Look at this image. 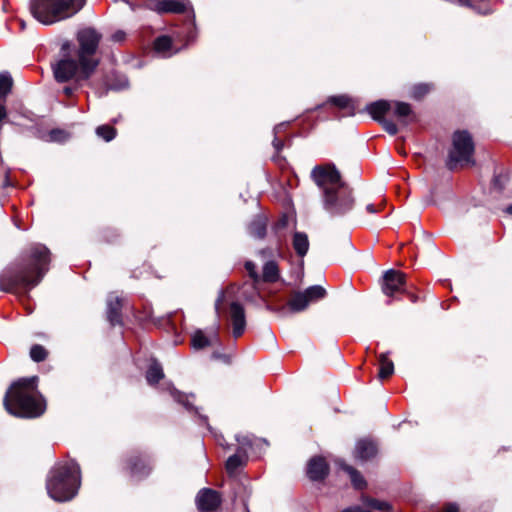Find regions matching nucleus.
<instances>
[{"instance_id": "obj_33", "label": "nucleus", "mask_w": 512, "mask_h": 512, "mask_svg": "<svg viewBox=\"0 0 512 512\" xmlns=\"http://www.w3.org/2000/svg\"><path fill=\"white\" fill-rule=\"evenodd\" d=\"M430 89H431V86L428 84H418V85L414 86L413 91H412V96L415 99H419V98L423 97L424 95H426L430 91Z\"/></svg>"}, {"instance_id": "obj_19", "label": "nucleus", "mask_w": 512, "mask_h": 512, "mask_svg": "<svg viewBox=\"0 0 512 512\" xmlns=\"http://www.w3.org/2000/svg\"><path fill=\"white\" fill-rule=\"evenodd\" d=\"M391 108V103L385 100L372 102L366 106V111L371 117L380 122L384 119L385 113Z\"/></svg>"}, {"instance_id": "obj_18", "label": "nucleus", "mask_w": 512, "mask_h": 512, "mask_svg": "<svg viewBox=\"0 0 512 512\" xmlns=\"http://www.w3.org/2000/svg\"><path fill=\"white\" fill-rule=\"evenodd\" d=\"M121 300L118 296L110 295L107 300V318L112 325L121 323Z\"/></svg>"}, {"instance_id": "obj_47", "label": "nucleus", "mask_w": 512, "mask_h": 512, "mask_svg": "<svg viewBox=\"0 0 512 512\" xmlns=\"http://www.w3.org/2000/svg\"><path fill=\"white\" fill-rule=\"evenodd\" d=\"M478 12H479V13H482V14H488V13H490V12H491V10H490V9H483V10H482V9L478 8Z\"/></svg>"}, {"instance_id": "obj_7", "label": "nucleus", "mask_w": 512, "mask_h": 512, "mask_svg": "<svg viewBox=\"0 0 512 512\" xmlns=\"http://www.w3.org/2000/svg\"><path fill=\"white\" fill-rule=\"evenodd\" d=\"M322 203L330 215L341 216L353 208L354 198L351 189L344 185L331 192L327 190L326 194L322 195Z\"/></svg>"}, {"instance_id": "obj_39", "label": "nucleus", "mask_w": 512, "mask_h": 512, "mask_svg": "<svg viewBox=\"0 0 512 512\" xmlns=\"http://www.w3.org/2000/svg\"><path fill=\"white\" fill-rule=\"evenodd\" d=\"M128 86L127 80L124 78L119 85H111V89L120 90Z\"/></svg>"}, {"instance_id": "obj_21", "label": "nucleus", "mask_w": 512, "mask_h": 512, "mask_svg": "<svg viewBox=\"0 0 512 512\" xmlns=\"http://www.w3.org/2000/svg\"><path fill=\"white\" fill-rule=\"evenodd\" d=\"M394 115L403 125H408L414 119L411 106L405 102H395Z\"/></svg>"}, {"instance_id": "obj_32", "label": "nucleus", "mask_w": 512, "mask_h": 512, "mask_svg": "<svg viewBox=\"0 0 512 512\" xmlns=\"http://www.w3.org/2000/svg\"><path fill=\"white\" fill-rule=\"evenodd\" d=\"M30 357L35 362L44 361L47 357V351L41 345H33L30 349Z\"/></svg>"}, {"instance_id": "obj_34", "label": "nucleus", "mask_w": 512, "mask_h": 512, "mask_svg": "<svg viewBox=\"0 0 512 512\" xmlns=\"http://www.w3.org/2000/svg\"><path fill=\"white\" fill-rule=\"evenodd\" d=\"M380 123L382 124L384 130L390 135H395L398 132L397 125L393 121L384 118L382 121H380Z\"/></svg>"}, {"instance_id": "obj_1", "label": "nucleus", "mask_w": 512, "mask_h": 512, "mask_svg": "<svg viewBox=\"0 0 512 512\" xmlns=\"http://www.w3.org/2000/svg\"><path fill=\"white\" fill-rule=\"evenodd\" d=\"M78 50L75 57L69 54L70 43L62 44V57L52 65L55 80L60 83L73 80L79 84L88 80L96 67L98 61L95 59L101 34L94 28L87 27L77 33Z\"/></svg>"}, {"instance_id": "obj_45", "label": "nucleus", "mask_w": 512, "mask_h": 512, "mask_svg": "<svg viewBox=\"0 0 512 512\" xmlns=\"http://www.w3.org/2000/svg\"><path fill=\"white\" fill-rule=\"evenodd\" d=\"M366 210H367V212H369L371 214H374L378 211L377 207L374 204H368L366 206Z\"/></svg>"}, {"instance_id": "obj_23", "label": "nucleus", "mask_w": 512, "mask_h": 512, "mask_svg": "<svg viewBox=\"0 0 512 512\" xmlns=\"http://www.w3.org/2000/svg\"><path fill=\"white\" fill-rule=\"evenodd\" d=\"M293 248L300 257L305 256L309 249L308 236L303 232H295L293 235Z\"/></svg>"}, {"instance_id": "obj_22", "label": "nucleus", "mask_w": 512, "mask_h": 512, "mask_svg": "<svg viewBox=\"0 0 512 512\" xmlns=\"http://www.w3.org/2000/svg\"><path fill=\"white\" fill-rule=\"evenodd\" d=\"M154 49L164 57H170L177 52L172 51V40L168 36H160L154 41Z\"/></svg>"}, {"instance_id": "obj_6", "label": "nucleus", "mask_w": 512, "mask_h": 512, "mask_svg": "<svg viewBox=\"0 0 512 512\" xmlns=\"http://www.w3.org/2000/svg\"><path fill=\"white\" fill-rule=\"evenodd\" d=\"M474 142L468 131L459 130L452 136V147L448 156V167L454 169L458 165H474Z\"/></svg>"}, {"instance_id": "obj_48", "label": "nucleus", "mask_w": 512, "mask_h": 512, "mask_svg": "<svg viewBox=\"0 0 512 512\" xmlns=\"http://www.w3.org/2000/svg\"><path fill=\"white\" fill-rule=\"evenodd\" d=\"M506 212H507L508 214L512 215V205H510V206H508V207L506 208Z\"/></svg>"}, {"instance_id": "obj_43", "label": "nucleus", "mask_w": 512, "mask_h": 512, "mask_svg": "<svg viewBox=\"0 0 512 512\" xmlns=\"http://www.w3.org/2000/svg\"><path fill=\"white\" fill-rule=\"evenodd\" d=\"M273 146L275 147V149L277 151H280L282 149V147H283V143H282L281 140L275 138L274 141H273Z\"/></svg>"}, {"instance_id": "obj_10", "label": "nucleus", "mask_w": 512, "mask_h": 512, "mask_svg": "<svg viewBox=\"0 0 512 512\" xmlns=\"http://www.w3.org/2000/svg\"><path fill=\"white\" fill-rule=\"evenodd\" d=\"M405 283V275L396 270H388L383 276L382 290L385 295L393 296L394 293L402 290Z\"/></svg>"}, {"instance_id": "obj_11", "label": "nucleus", "mask_w": 512, "mask_h": 512, "mask_svg": "<svg viewBox=\"0 0 512 512\" xmlns=\"http://www.w3.org/2000/svg\"><path fill=\"white\" fill-rule=\"evenodd\" d=\"M229 316L233 326L234 338L240 337L246 328V317L244 307L238 302L230 305Z\"/></svg>"}, {"instance_id": "obj_28", "label": "nucleus", "mask_w": 512, "mask_h": 512, "mask_svg": "<svg viewBox=\"0 0 512 512\" xmlns=\"http://www.w3.org/2000/svg\"><path fill=\"white\" fill-rule=\"evenodd\" d=\"M263 280L266 282H275L279 278L278 266L274 261H268L263 267Z\"/></svg>"}, {"instance_id": "obj_29", "label": "nucleus", "mask_w": 512, "mask_h": 512, "mask_svg": "<svg viewBox=\"0 0 512 512\" xmlns=\"http://www.w3.org/2000/svg\"><path fill=\"white\" fill-rule=\"evenodd\" d=\"M342 468L350 476L351 482L356 489H362L365 486V480L360 473L349 465H342Z\"/></svg>"}, {"instance_id": "obj_20", "label": "nucleus", "mask_w": 512, "mask_h": 512, "mask_svg": "<svg viewBox=\"0 0 512 512\" xmlns=\"http://www.w3.org/2000/svg\"><path fill=\"white\" fill-rule=\"evenodd\" d=\"M246 452L241 448L234 455L230 456L226 461V470L230 475L237 472L238 468L246 463Z\"/></svg>"}, {"instance_id": "obj_5", "label": "nucleus", "mask_w": 512, "mask_h": 512, "mask_svg": "<svg viewBox=\"0 0 512 512\" xmlns=\"http://www.w3.org/2000/svg\"><path fill=\"white\" fill-rule=\"evenodd\" d=\"M86 0H31L33 17L44 25H51L76 14Z\"/></svg>"}, {"instance_id": "obj_4", "label": "nucleus", "mask_w": 512, "mask_h": 512, "mask_svg": "<svg viewBox=\"0 0 512 512\" xmlns=\"http://www.w3.org/2000/svg\"><path fill=\"white\" fill-rule=\"evenodd\" d=\"M81 485L80 467L75 461L54 466L47 477L48 495L55 501L65 502L73 499Z\"/></svg>"}, {"instance_id": "obj_3", "label": "nucleus", "mask_w": 512, "mask_h": 512, "mask_svg": "<svg viewBox=\"0 0 512 512\" xmlns=\"http://www.w3.org/2000/svg\"><path fill=\"white\" fill-rule=\"evenodd\" d=\"M6 411L16 417L34 418L45 411V402L37 390V377L22 378L7 390L4 400Z\"/></svg>"}, {"instance_id": "obj_44", "label": "nucleus", "mask_w": 512, "mask_h": 512, "mask_svg": "<svg viewBox=\"0 0 512 512\" xmlns=\"http://www.w3.org/2000/svg\"><path fill=\"white\" fill-rule=\"evenodd\" d=\"M74 91H75V87H72V86H66V87H64V89H63V92H64L66 95H68V96L72 95V94L74 93Z\"/></svg>"}, {"instance_id": "obj_38", "label": "nucleus", "mask_w": 512, "mask_h": 512, "mask_svg": "<svg viewBox=\"0 0 512 512\" xmlns=\"http://www.w3.org/2000/svg\"><path fill=\"white\" fill-rule=\"evenodd\" d=\"M125 38V33L122 31H118L113 34L112 39L116 42L122 41Z\"/></svg>"}, {"instance_id": "obj_24", "label": "nucleus", "mask_w": 512, "mask_h": 512, "mask_svg": "<svg viewBox=\"0 0 512 512\" xmlns=\"http://www.w3.org/2000/svg\"><path fill=\"white\" fill-rule=\"evenodd\" d=\"M249 234L255 238H263L266 234V219L263 216L255 217L249 224Z\"/></svg>"}, {"instance_id": "obj_37", "label": "nucleus", "mask_w": 512, "mask_h": 512, "mask_svg": "<svg viewBox=\"0 0 512 512\" xmlns=\"http://www.w3.org/2000/svg\"><path fill=\"white\" fill-rule=\"evenodd\" d=\"M245 268L248 271L250 277L254 280V282H257L258 279H259V276H258V274L256 272L255 264L253 262H251V261H248L245 264Z\"/></svg>"}, {"instance_id": "obj_26", "label": "nucleus", "mask_w": 512, "mask_h": 512, "mask_svg": "<svg viewBox=\"0 0 512 512\" xmlns=\"http://www.w3.org/2000/svg\"><path fill=\"white\" fill-rule=\"evenodd\" d=\"M329 102L339 107L340 109H347L349 115L354 114V102L346 95L333 96L329 99Z\"/></svg>"}, {"instance_id": "obj_16", "label": "nucleus", "mask_w": 512, "mask_h": 512, "mask_svg": "<svg viewBox=\"0 0 512 512\" xmlns=\"http://www.w3.org/2000/svg\"><path fill=\"white\" fill-rule=\"evenodd\" d=\"M219 342V337L216 331L212 333L210 337L206 336L202 330L194 332L191 338L192 347L200 350L209 346H212Z\"/></svg>"}, {"instance_id": "obj_40", "label": "nucleus", "mask_w": 512, "mask_h": 512, "mask_svg": "<svg viewBox=\"0 0 512 512\" xmlns=\"http://www.w3.org/2000/svg\"><path fill=\"white\" fill-rule=\"evenodd\" d=\"M7 117L6 108L4 105L0 104V125L3 123L4 119Z\"/></svg>"}, {"instance_id": "obj_13", "label": "nucleus", "mask_w": 512, "mask_h": 512, "mask_svg": "<svg viewBox=\"0 0 512 512\" xmlns=\"http://www.w3.org/2000/svg\"><path fill=\"white\" fill-rule=\"evenodd\" d=\"M127 469L129 470L132 478L141 479L150 473L151 466L145 458L136 455L128 459Z\"/></svg>"}, {"instance_id": "obj_41", "label": "nucleus", "mask_w": 512, "mask_h": 512, "mask_svg": "<svg viewBox=\"0 0 512 512\" xmlns=\"http://www.w3.org/2000/svg\"><path fill=\"white\" fill-rule=\"evenodd\" d=\"M458 506L456 504H448L445 509H444V512H458Z\"/></svg>"}, {"instance_id": "obj_2", "label": "nucleus", "mask_w": 512, "mask_h": 512, "mask_svg": "<svg viewBox=\"0 0 512 512\" xmlns=\"http://www.w3.org/2000/svg\"><path fill=\"white\" fill-rule=\"evenodd\" d=\"M27 263L8 268L0 275V289L11 292L17 288L26 292L37 286L48 271L49 250L35 244L30 247L26 257Z\"/></svg>"}, {"instance_id": "obj_9", "label": "nucleus", "mask_w": 512, "mask_h": 512, "mask_svg": "<svg viewBox=\"0 0 512 512\" xmlns=\"http://www.w3.org/2000/svg\"><path fill=\"white\" fill-rule=\"evenodd\" d=\"M325 296L326 290L322 286H310L302 292L294 293L288 301V307L292 312H301L310 303L323 299Z\"/></svg>"}, {"instance_id": "obj_12", "label": "nucleus", "mask_w": 512, "mask_h": 512, "mask_svg": "<svg viewBox=\"0 0 512 512\" xmlns=\"http://www.w3.org/2000/svg\"><path fill=\"white\" fill-rule=\"evenodd\" d=\"M196 504L201 512H210L220 505V496L216 491L205 488L198 493Z\"/></svg>"}, {"instance_id": "obj_36", "label": "nucleus", "mask_w": 512, "mask_h": 512, "mask_svg": "<svg viewBox=\"0 0 512 512\" xmlns=\"http://www.w3.org/2000/svg\"><path fill=\"white\" fill-rule=\"evenodd\" d=\"M67 138V134L63 130H52L50 132V139L52 141H64Z\"/></svg>"}, {"instance_id": "obj_42", "label": "nucleus", "mask_w": 512, "mask_h": 512, "mask_svg": "<svg viewBox=\"0 0 512 512\" xmlns=\"http://www.w3.org/2000/svg\"><path fill=\"white\" fill-rule=\"evenodd\" d=\"M224 300V292L223 291H220L219 293V296L216 300V303H215V309L216 311L219 310V306H220V303Z\"/></svg>"}, {"instance_id": "obj_8", "label": "nucleus", "mask_w": 512, "mask_h": 512, "mask_svg": "<svg viewBox=\"0 0 512 512\" xmlns=\"http://www.w3.org/2000/svg\"><path fill=\"white\" fill-rule=\"evenodd\" d=\"M311 178L325 195L327 190L334 191L345 184L341 180L339 171L334 165H318L311 171Z\"/></svg>"}, {"instance_id": "obj_31", "label": "nucleus", "mask_w": 512, "mask_h": 512, "mask_svg": "<svg viewBox=\"0 0 512 512\" xmlns=\"http://www.w3.org/2000/svg\"><path fill=\"white\" fill-rule=\"evenodd\" d=\"M96 134L98 137L104 139L109 142L113 140L116 136V130L110 125H101L97 127Z\"/></svg>"}, {"instance_id": "obj_27", "label": "nucleus", "mask_w": 512, "mask_h": 512, "mask_svg": "<svg viewBox=\"0 0 512 512\" xmlns=\"http://www.w3.org/2000/svg\"><path fill=\"white\" fill-rule=\"evenodd\" d=\"M163 370L159 363L154 361L146 372V379L149 384H155L163 378Z\"/></svg>"}, {"instance_id": "obj_46", "label": "nucleus", "mask_w": 512, "mask_h": 512, "mask_svg": "<svg viewBox=\"0 0 512 512\" xmlns=\"http://www.w3.org/2000/svg\"><path fill=\"white\" fill-rule=\"evenodd\" d=\"M459 5H462V6H469L470 5V2L469 0H455Z\"/></svg>"}, {"instance_id": "obj_25", "label": "nucleus", "mask_w": 512, "mask_h": 512, "mask_svg": "<svg viewBox=\"0 0 512 512\" xmlns=\"http://www.w3.org/2000/svg\"><path fill=\"white\" fill-rule=\"evenodd\" d=\"M379 373L380 379H386L394 373V364L389 359L388 353H382L379 356Z\"/></svg>"}, {"instance_id": "obj_14", "label": "nucleus", "mask_w": 512, "mask_h": 512, "mask_svg": "<svg viewBox=\"0 0 512 512\" xmlns=\"http://www.w3.org/2000/svg\"><path fill=\"white\" fill-rule=\"evenodd\" d=\"M188 0H155L153 9L159 13H180L189 6Z\"/></svg>"}, {"instance_id": "obj_30", "label": "nucleus", "mask_w": 512, "mask_h": 512, "mask_svg": "<svg viewBox=\"0 0 512 512\" xmlns=\"http://www.w3.org/2000/svg\"><path fill=\"white\" fill-rule=\"evenodd\" d=\"M13 80L8 72L0 73V99H4L11 91Z\"/></svg>"}, {"instance_id": "obj_35", "label": "nucleus", "mask_w": 512, "mask_h": 512, "mask_svg": "<svg viewBox=\"0 0 512 512\" xmlns=\"http://www.w3.org/2000/svg\"><path fill=\"white\" fill-rule=\"evenodd\" d=\"M171 395L177 402L182 403L187 408L190 407L187 396L183 395L181 392L173 389Z\"/></svg>"}, {"instance_id": "obj_17", "label": "nucleus", "mask_w": 512, "mask_h": 512, "mask_svg": "<svg viewBox=\"0 0 512 512\" xmlns=\"http://www.w3.org/2000/svg\"><path fill=\"white\" fill-rule=\"evenodd\" d=\"M377 453L376 444L371 440H359L355 447V457L360 460H369Z\"/></svg>"}, {"instance_id": "obj_15", "label": "nucleus", "mask_w": 512, "mask_h": 512, "mask_svg": "<svg viewBox=\"0 0 512 512\" xmlns=\"http://www.w3.org/2000/svg\"><path fill=\"white\" fill-rule=\"evenodd\" d=\"M328 465L324 458L313 457L307 466V474L312 480H321L328 474Z\"/></svg>"}]
</instances>
